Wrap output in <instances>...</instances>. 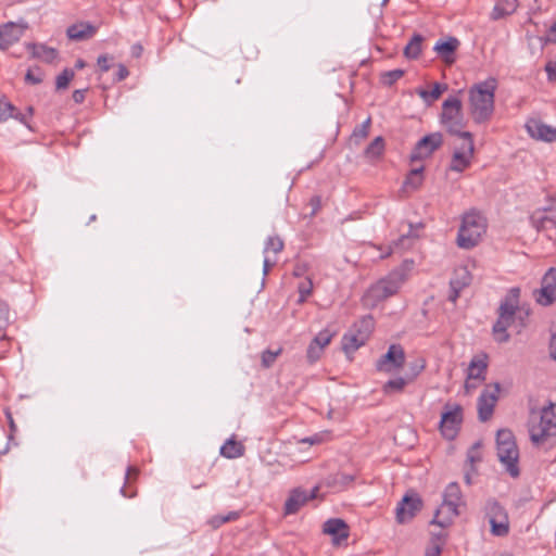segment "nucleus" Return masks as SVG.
<instances>
[{
    "mask_svg": "<svg viewBox=\"0 0 556 556\" xmlns=\"http://www.w3.org/2000/svg\"><path fill=\"white\" fill-rule=\"evenodd\" d=\"M497 87L495 78L490 77L476 84L469 91L470 111L475 122L482 123L490 118L494 110V93Z\"/></svg>",
    "mask_w": 556,
    "mask_h": 556,
    "instance_id": "obj_1",
    "label": "nucleus"
},
{
    "mask_svg": "<svg viewBox=\"0 0 556 556\" xmlns=\"http://www.w3.org/2000/svg\"><path fill=\"white\" fill-rule=\"evenodd\" d=\"M555 405L549 403L540 413H532L529 425L530 439L533 444L551 446L556 438Z\"/></svg>",
    "mask_w": 556,
    "mask_h": 556,
    "instance_id": "obj_2",
    "label": "nucleus"
},
{
    "mask_svg": "<svg viewBox=\"0 0 556 556\" xmlns=\"http://www.w3.org/2000/svg\"><path fill=\"white\" fill-rule=\"evenodd\" d=\"M520 289L518 287L510 288L502 300L498 307V318L493 325L494 339L498 343L509 340L507 329L511 326L515 315L519 308Z\"/></svg>",
    "mask_w": 556,
    "mask_h": 556,
    "instance_id": "obj_3",
    "label": "nucleus"
},
{
    "mask_svg": "<svg viewBox=\"0 0 556 556\" xmlns=\"http://www.w3.org/2000/svg\"><path fill=\"white\" fill-rule=\"evenodd\" d=\"M405 279L406 277L402 269L391 271L366 291L363 296L364 304L368 307H375L381 301L394 295L401 289Z\"/></svg>",
    "mask_w": 556,
    "mask_h": 556,
    "instance_id": "obj_4",
    "label": "nucleus"
},
{
    "mask_svg": "<svg viewBox=\"0 0 556 556\" xmlns=\"http://www.w3.org/2000/svg\"><path fill=\"white\" fill-rule=\"evenodd\" d=\"M486 230L485 217L477 212L470 211L463 216L462 225L457 233V244L463 249L476 247Z\"/></svg>",
    "mask_w": 556,
    "mask_h": 556,
    "instance_id": "obj_5",
    "label": "nucleus"
},
{
    "mask_svg": "<svg viewBox=\"0 0 556 556\" xmlns=\"http://www.w3.org/2000/svg\"><path fill=\"white\" fill-rule=\"evenodd\" d=\"M496 451L497 457L501 464L505 467V470L513 478H518L520 469L518 466L519 462V450L517 447L515 437L508 429H501L496 433Z\"/></svg>",
    "mask_w": 556,
    "mask_h": 556,
    "instance_id": "obj_6",
    "label": "nucleus"
},
{
    "mask_svg": "<svg viewBox=\"0 0 556 556\" xmlns=\"http://www.w3.org/2000/svg\"><path fill=\"white\" fill-rule=\"evenodd\" d=\"M463 504V495L458 483L451 482L445 488L443 493V503L435 510L431 525H437L440 528L447 527L453 518L459 515L458 507Z\"/></svg>",
    "mask_w": 556,
    "mask_h": 556,
    "instance_id": "obj_7",
    "label": "nucleus"
},
{
    "mask_svg": "<svg viewBox=\"0 0 556 556\" xmlns=\"http://www.w3.org/2000/svg\"><path fill=\"white\" fill-rule=\"evenodd\" d=\"M464 116L462 101L457 97L447 98L442 104L441 123L446 130L455 136L462 137L464 132Z\"/></svg>",
    "mask_w": 556,
    "mask_h": 556,
    "instance_id": "obj_8",
    "label": "nucleus"
},
{
    "mask_svg": "<svg viewBox=\"0 0 556 556\" xmlns=\"http://www.w3.org/2000/svg\"><path fill=\"white\" fill-rule=\"evenodd\" d=\"M484 515L489 519L491 533L505 536L509 532V518L505 507L495 498H489L484 504Z\"/></svg>",
    "mask_w": 556,
    "mask_h": 556,
    "instance_id": "obj_9",
    "label": "nucleus"
},
{
    "mask_svg": "<svg viewBox=\"0 0 556 556\" xmlns=\"http://www.w3.org/2000/svg\"><path fill=\"white\" fill-rule=\"evenodd\" d=\"M463 422V408L458 404L447 403L444 406L440 420V430L444 438L453 440L460 428Z\"/></svg>",
    "mask_w": 556,
    "mask_h": 556,
    "instance_id": "obj_10",
    "label": "nucleus"
},
{
    "mask_svg": "<svg viewBox=\"0 0 556 556\" xmlns=\"http://www.w3.org/2000/svg\"><path fill=\"white\" fill-rule=\"evenodd\" d=\"M459 138L463 139V143L455 149L450 164V169L457 173L469 167L475 151L471 132H463Z\"/></svg>",
    "mask_w": 556,
    "mask_h": 556,
    "instance_id": "obj_11",
    "label": "nucleus"
},
{
    "mask_svg": "<svg viewBox=\"0 0 556 556\" xmlns=\"http://www.w3.org/2000/svg\"><path fill=\"white\" fill-rule=\"evenodd\" d=\"M501 391V384L495 382L492 386H488L478 397L477 408H478V417L482 422L488 421L494 412V407L498 400V394Z\"/></svg>",
    "mask_w": 556,
    "mask_h": 556,
    "instance_id": "obj_12",
    "label": "nucleus"
},
{
    "mask_svg": "<svg viewBox=\"0 0 556 556\" xmlns=\"http://www.w3.org/2000/svg\"><path fill=\"white\" fill-rule=\"evenodd\" d=\"M405 352L400 344H391L386 354L376 363V369L382 372H392L403 367Z\"/></svg>",
    "mask_w": 556,
    "mask_h": 556,
    "instance_id": "obj_13",
    "label": "nucleus"
},
{
    "mask_svg": "<svg viewBox=\"0 0 556 556\" xmlns=\"http://www.w3.org/2000/svg\"><path fill=\"white\" fill-rule=\"evenodd\" d=\"M443 143L441 132H432L417 141L410 154V161H421L429 157Z\"/></svg>",
    "mask_w": 556,
    "mask_h": 556,
    "instance_id": "obj_14",
    "label": "nucleus"
},
{
    "mask_svg": "<svg viewBox=\"0 0 556 556\" xmlns=\"http://www.w3.org/2000/svg\"><path fill=\"white\" fill-rule=\"evenodd\" d=\"M535 301L543 306L556 301V268L551 267L543 276L541 288L535 291Z\"/></svg>",
    "mask_w": 556,
    "mask_h": 556,
    "instance_id": "obj_15",
    "label": "nucleus"
},
{
    "mask_svg": "<svg viewBox=\"0 0 556 556\" xmlns=\"http://www.w3.org/2000/svg\"><path fill=\"white\" fill-rule=\"evenodd\" d=\"M421 507L422 502L417 494H406L395 508L396 521L399 523L410 521Z\"/></svg>",
    "mask_w": 556,
    "mask_h": 556,
    "instance_id": "obj_16",
    "label": "nucleus"
},
{
    "mask_svg": "<svg viewBox=\"0 0 556 556\" xmlns=\"http://www.w3.org/2000/svg\"><path fill=\"white\" fill-rule=\"evenodd\" d=\"M422 228V224H408V231L406 233L401 235V237L393 241L392 244L388 245L386 250L379 255L380 258H384L391 255L394 251H407L413 248L415 242L418 240L419 235L416 232L417 229Z\"/></svg>",
    "mask_w": 556,
    "mask_h": 556,
    "instance_id": "obj_17",
    "label": "nucleus"
},
{
    "mask_svg": "<svg viewBox=\"0 0 556 556\" xmlns=\"http://www.w3.org/2000/svg\"><path fill=\"white\" fill-rule=\"evenodd\" d=\"M26 29L25 23L8 22L0 25V50H7L17 42Z\"/></svg>",
    "mask_w": 556,
    "mask_h": 556,
    "instance_id": "obj_18",
    "label": "nucleus"
},
{
    "mask_svg": "<svg viewBox=\"0 0 556 556\" xmlns=\"http://www.w3.org/2000/svg\"><path fill=\"white\" fill-rule=\"evenodd\" d=\"M317 492V486L312 489L309 492L302 489L292 490L285 503V515H293L298 513L308 501L316 497Z\"/></svg>",
    "mask_w": 556,
    "mask_h": 556,
    "instance_id": "obj_19",
    "label": "nucleus"
},
{
    "mask_svg": "<svg viewBox=\"0 0 556 556\" xmlns=\"http://www.w3.org/2000/svg\"><path fill=\"white\" fill-rule=\"evenodd\" d=\"M529 136L535 140L545 142L556 141V128L536 118H530L525 125Z\"/></svg>",
    "mask_w": 556,
    "mask_h": 556,
    "instance_id": "obj_20",
    "label": "nucleus"
},
{
    "mask_svg": "<svg viewBox=\"0 0 556 556\" xmlns=\"http://www.w3.org/2000/svg\"><path fill=\"white\" fill-rule=\"evenodd\" d=\"M530 219L538 229L556 228V200L549 206L534 211Z\"/></svg>",
    "mask_w": 556,
    "mask_h": 556,
    "instance_id": "obj_21",
    "label": "nucleus"
},
{
    "mask_svg": "<svg viewBox=\"0 0 556 556\" xmlns=\"http://www.w3.org/2000/svg\"><path fill=\"white\" fill-rule=\"evenodd\" d=\"M323 531L332 536L333 544H341L350 535L349 526L340 518H332L324 523Z\"/></svg>",
    "mask_w": 556,
    "mask_h": 556,
    "instance_id": "obj_22",
    "label": "nucleus"
},
{
    "mask_svg": "<svg viewBox=\"0 0 556 556\" xmlns=\"http://www.w3.org/2000/svg\"><path fill=\"white\" fill-rule=\"evenodd\" d=\"M97 28L90 23L80 22L67 27L66 35L71 40L81 41L94 36Z\"/></svg>",
    "mask_w": 556,
    "mask_h": 556,
    "instance_id": "obj_23",
    "label": "nucleus"
},
{
    "mask_svg": "<svg viewBox=\"0 0 556 556\" xmlns=\"http://www.w3.org/2000/svg\"><path fill=\"white\" fill-rule=\"evenodd\" d=\"M486 358L485 354L472 357L467 369V377L477 379L478 382H484L488 369Z\"/></svg>",
    "mask_w": 556,
    "mask_h": 556,
    "instance_id": "obj_24",
    "label": "nucleus"
},
{
    "mask_svg": "<svg viewBox=\"0 0 556 556\" xmlns=\"http://www.w3.org/2000/svg\"><path fill=\"white\" fill-rule=\"evenodd\" d=\"M459 41L455 37H450L446 40H439L435 42L433 50L441 59L450 63L454 61V52L458 48Z\"/></svg>",
    "mask_w": 556,
    "mask_h": 556,
    "instance_id": "obj_25",
    "label": "nucleus"
},
{
    "mask_svg": "<svg viewBox=\"0 0 556 556\" xmlns=\"http://www.w3.org/2000/svg\"><path fill=\"white\" fill-rule=\"evenodd\" d=\"M366 340V332H362L361 329H357L356 332L351 331L343 336L342 348L346 354L353 353L364 345Z\"/></svg>",
    "mask_w": 556,
    "mask_h": 556,
    "instance_id": "obj_26",
    "label": "nucleus"
},
{
    "mask_svg": "<svg viewBox=\"0 0 556 556\" xmlns=\"http://www.w3.org/2000/svg\"><path fill=\"white\" fill-rule=\"evenodd\" d=\"M27 49L34 58L41 59L47 63L53 62L58 55V51L54 48L45 45L28 43Z\"/></svg>",
    "mask_w": 556,
    "mask_h": 556,
    "instance_id": "obj_27",
    "label": "nucleus"
},
{
    "mask_svg": "<svg viewBox=\"0 0 556 556\" xmlns=\"http://www.w3.org/2000/svg\"><path fill=\"white\" fill-rule=\"evenodd\" d=\"M517 0H497L492 10L491 17L493 20L503 18L504 16L514 13L517 9Z\"/></svg>",
    "mask_w": 556,
    "mask_h": 556,
    "instance_id": "obj_28",
    "label": "nucleus"
},
{
    "mask_svg": "<svg viewBox=\"0 0 556 556\" xmlns=\"http://www.w3.org/2000/svg\"><path fill=\"white\" fill-rule=\"evenodd\" d=\"M422 41L424 37L420 34H414L404 48V55L407 59H417L421 53Z\"/></svg>",
    "mask_w": 556,
    "mask_h": 556,
    "instance_id": "obj_29",
    "label": "nucleus"
},
{
    "mask_svg": "<svg viewBox=\"0 0 556 556\" xmlns=\"http://www.w3.org/2000/svg\"><path fill=\"white\" fill-rule=\"evenodd\" d=\"M244 453V446L235 440H227L220 447V454L227 458H237Z\"/></svg>",
    "mask_w": 556,
    "mask_h": 556,
    "instance_id": "obj_30",
    "label": "nucleus"
},
{
    "mask_svg": "<svg viewBox=\"0 0 556 556\" xmlns=\"http://www.w3.org/2000/svg\"><path fill=\"white\" fill-rule=\"evenodd\" d=\"M384 151V141L382 137H376L365 149V156L369 160L378 159Z\"/></svg>",
    "mask_w": 556,
    "mask_h": 556,
    "instance_id": "obj_31",
    "label": "nucleus"
},
{
    "mask_svg": "<svg viewBox=\"0 0 556 556\" xmlns=\"http://www.w3.org/2000/svg\"><path fill=\"white\" fill-rule=\"evenodd\" d=\"M283 241L279 236H269L264 243L263 253L264 255H268L270 252L278 254L283 250Z\"/></svg>",
    "mask_w": 556,
    "mask_h": 556,
    "instance_id": "obj_32",
    "label": "nucleus"
},
{
    "mask_svg": "<svg viewBox=\"0 0 556 556\" xmlns=\"http://www.w3.org/2000/svg\"><path fill=\"white\" fill-rule=\"evenodd\" d=\"M406 377H397L389 380L383 386V392L386 394L402 392L407 383H409Z\"/></svg>",
    "mask_w": 556,
    "mask_h": 556,
    "instance_id": "obj_33",
    "label": "nucleus"
},
{
    "mask_svg": "<svg viewBox=\"0 0 556 556\" xmlns=\"http://www.w3.org/2000/svg\"><path fill=\"white\" fill-rule=\"evenodd\" d=\"M422 166L412 169L404 181V186L414 190L417 189L422 184Z\"/></svg>",
    "mask_w": 556,
    "mask_h": 556,
    "instance_id": "obj_34",
    "label": "nucleus"
},
{
    "mask_svg": "<svg viewBox=\"0 0 556 556\" xmlns=\"http://www.w3.org/2000/svg\"><path fill=\"white\" fill-rule=\"evenodd\" d=\"M354 481V476L345 472H339L334 475L329 484L338 490L344 489Z\"/></svg>",
    "mask_w": 556,
    "mask_h": 556,
    "instance_id": "obj_35",
    "label": "nucleus"
},
{
    "mask_svg": "<svg viewBox=\"0 0 556 556\" xmlns=\"http://www.w3.org/2000/svg\"><path fill=\"white\" fill-rule=\"evenodd\" d=\"M299 291V300L298 303L302 304L306 301V299L312 294L313 292V281L311 278H306L305 280L301 281L298 286Z\"/></svg>",
    "mask_w": 556,
    "mask_h": 556,
    "instance_id": "obj_36",
    "label": "nucleus"
},
{
    "mask_svg": "<svg viewBox=\"0 0 556 556\" xmlns=\"http://www.w3.org/2000/svg\"><path fill=\"white\" fill-rule=\"evenodd\" d=\"M447 89V86L446 85H441L439 83H435L433 85V88L431 89V91H427V90H420L419 91V96L425 100V101H428V99H431V100H437L440 98V96L442 94L443 91H445Z\"/></svg>",
    "mask_w": 556,
    "mask_h": 556,
    "instance_id": "obj_37",
    "label": "nucleus"
},
{
    "mask_svg": "<svg viewBox=\"0 0 556 556\" xmlns=\"http://www.w3.org/2000/svg\"><path fill=\"white\" fill-rule=\"evenodd\" d=\"M403 75H404V71L400 70V68L388 71V72L382 73L381 81L383 85L390 87L393 84H395L400 78H402Z\"/></svg>",
    "mask_w": 556,
    "mask_h": 556,
    "instance_id": "obj_38",
    "label": "nucleus"
},
{
    "mask_svg": "<svg viewBox=\"0 0 556 556\" xmlns=\"http://www.w3.org/2000/svg\"><path fill=\"white\" fill-rule=\"evenodd\" d=\"M426 367V361L424 358H418L416 359L415 362H412L409 364V372L406 374V378L408 379V381H414L415 378L421 374V371L425 369Z\"/></svg>",
    "mask_w": 556,
    "mask_h": 556,
    "instance_id": "obj_39",
    "label": "nucleus"
},
{
    "mask_svg": "<svg viewBox=\"0 0 556 556\" xmlns=\"http://www.w3.org/2000/svg\"><path fill=\"white\" fill-rule=\"evenodd\" d=\"M239 518V513L237 511H230L228 513L227 515H216L214 516L211 520H210V523L214 527V528H218L220 527L222 525L226 523V522H229V521H232V520H236Z\"/></svg>",
    "mask_w": 556,
    "mask_h": 556,
    "instance_id": "obj_40",
    "label": "nucleus"
},
{
    "mask_svg": "<svg viewBox=\"0 0 556 556\" xmlns=\"http://www.w3.org/2000/svg\"><path fill=\"white\" fill-rule=\"evenodd\" d=\"M332 337L333 332H331L329 329H324L315 336L312 342H314L321 350H324V348L330 343Z\"/></svg>",
    "mask_w": 556,
    "mask_h": 556,
    "instance_id": "obj_41",
    "label": "nucleus"
},
{
    "mask_svg": "<svg viewBox=\"0 0 556 556\" xmlns=\"http://www.w3.org/2000/svg\"><path fill=\"white\" fill-rule=\"evenodd\" d=\"M74 77V71L65 68L60 75H58L55 85L58 89H64L68 86L70 81Z\"/></svg>",
    "mask_w": 556,
    "mask_h": 556,
    "instance_id": "obj_42",
    "label": "nucleus"
},
{
    "mask_svg": "<svg viewBox=\"0 0 556 556\" xmlns=\"http://www.w3.org/2000/svg\"><path fill=\"white\" fill-rule=\"evenodd\" d=\"M281 349H278L276 351L265 350L262 353V365L265 368H269L276 362V358L281 354Z\"/></svg>",
    "mask_w": 556,
    "mask_h": 556,
    "instance_id": "obj_43",
    "label": "nucleus"
},
{
    "mask_svg": "<svg viewBox=\"0 0 556 556\" xmlns=\"http://www.w3.org/2000/svg\"><path fill=\"white\" fill-rule=\"evenodd\" d=\"M15 111L16 109L12 103L0 101V123L5 122L10 117L14 116Z\"/></svg>",
    "mask_w": 556,
    "mask_h": 556,
    "instance_id": "obj_44",
    "label": "nucleus"
},
{
    "mask_svg": "<svg viewBox=\"0 0 556 556\" xmlns=\"http://www.w3.org/2000/svg\"><path fill=\"white\" fill-rule=\"evenodd\" d=\"M355 327L361 329L362 332H366V338L368 339V336L374 328V318L371 316H365L355 325Z\"/></svg>",
    "mask_w": 556,
    "mask_h": 556,
    "instance_id": "obj_45",
    "label": "nucleus"
},
{
    "mask_svg": "<svg viewBox=\"0 0 556 556\" xmlns=\"http://www.w3.org/2000/svg\"><path fill=\"white\" fill-rule=\"evenodd\" d=\"M25 81L31 85H38L42 81V72L40 68L28 70L25 75Z\"/></svg>",
    "mask_w": 556,
    "mask_h": 556,
    "instance_id": "obj_46",
    "label": "nucleus"
},
{
    "mask_svg": "<svg viewBox=\"0 0 556 556\" xmlns=\"http://www.w3.org/2000/svg\"><path fill=\"white\" fill-rule=\"evenodd\" d=\"M321 353H323V350L318 345H316L314 342L309 343L306 354H307V358L311 363H314L317 359H319Z\"/></svg>",
    "mask_w": 556,
    "mask_h": 556,
    "instance_id": "obj_47",
    "label": "nucleus"
},
{
    "mask_svg": "<svg viewBox=\"0 0 556 556\" xmlns=\"http://www.w3.org/2000/svg\"><path fill=\"white\" fill-rule=\"evenodd\" d=\"M370 126V118H367L365 122H363L358 127H356L353 131V136L359 139H364L368 135Z\"/></svg>",
    "mask_w": 556,
    "mask_h": 556,
    "instance_id": "obj_48",
    "label": "nucleus"
},
{
    "mask_svg": "<svg viewBox=\"0 0 556 556\" xmlns=\"http://www.w3.org/2000/svg\"><path fill=\"white\" fill-rule=\"evenodd\" d=\"M9 306L0 302V331L4 329L9 324Z\"/></svg>",
    "mask_w": 556,
    "mask_h": 556,
    "instance_id": "obj_49",
    "label": "nucleus"
},
{
    "mask_svg": "<svg viewBox=\"0 0 556 556\" xmlns=\"http://www.w3.org/2000/svg\"><path fill=\"white\" fill-rule=\"evenodd\" d=\"M451 293L448 295V300L453 303L456 302V300L458 299L459 296V292L462 290V288H459V280L458 279H452L451 282Z\"/></svg>",
    "mask_w": 556,
    "mask_h": 556,
    "instance_id": "obj_50",
    "label": "nucleus"
},
{
    "mask_svg": "<svg viewBox=\"0 0 556 556\" xmlns=\"http://www.w3.org/2000/svg\"><path fill=\"white\" fill-rule=\"evenodd\" d=\"M113 58L108 56L106 54H102L98 58L97 64L102 73L108 72L111 68V61Z\"/></svg>",
    "mask_w": 556,
    "mask_h": 556,
    "instance_id": "obj_51",
    "label": "nucleus"
},
{
    "mask_svg": "<svg viewBox=\"0 0 556 556\" xmlns=\"http://www.w3.org/2000/svg\"><path fill=\"white\" fill-rule=\"evenodd\" d=\"M454 279L459 280L458 287L463 289L464 287H466L470 283L471 277H470L469 273L465 268H463L459 271H457V277H455Z\"/></svg>",
    "mask_w": 556,
    "mask_h": 556,
    "instance_id": "obj_52",
    "label": "nucleus"
},
{
    "mask_svg": "<svg viewBox=\"0 0 556 556\" xmlns=\"http://www.w3.org/2000/svg\"><path fill=\"white\" fill-rule=\"evenodd\" d=\"M482 382H478L477 379H470L468 377H466V381H465V392L467 394H470L471 392H473Z\"/></svg>",
    "mask_w": 556,
    "mask_h": 556,
    "instance_id": "obj_53",
    "label": "nucleus"
},
{
    "mask_svg": "<svg viewBox=\"0 0 556 556\" xmlns=\"http://www.w3.org/2000/svg\"><path fill=\"white\" fill-rule=\"evenodd\" d=\"M309 205L312 206V213L311 215H315L321 207V199L319 195H314L309 200Z\"/></svg>",
    "mask_w": 556,
    "mask_h": 556,
    "instance_id": "obj_54",
    "label": "nucleus"
},
{
    "mask_svg": "<svg viewBox=\"0 0 556 556\" xmlns=\"http://www.w3.org/2000/svg\"><path fill=\"white\" fill-rule=\"evenodd\" d=\"M129 75V71L127 70V67L123 64H118L117 66V73H116V80L117 81H122L124 79H126Z\"/></svg>",
    "mask_w": 556,
    "mask_h": 556,
    "instance_id": "obj_55",
    "label": "nucleus"
},
{
    "mask_svg": "<svg viewBox=\"0 0 556 556\" xmlns=\"http://www.w3.org/2000/svg\"><path fill=\"white\" fill-rule=\"evenodd\" d=\"M545 71L547 73V76H548L549 80H555L556 79V62H548L545 65Z\"/></svg>",
    "mask_w": 556,
    "mask_h": 556,
    "instance_id": "obj_56",
    "label": "nucleus"
},
{
    "mask_svg": "<svg viewBox=\"0 0 556 556\" xmlns=\"http://www.w3.org/2000/svg\"><path fill=\"white\" fill-rule=\"evenodd\" d=\"M276 260L270 261L268 255H264V263H263V275L267 276L270 268L275 265Z\"/></svg>",
    "mask_w": 556,
    "mask_h": 556,
    "instance_id": "obj_57",
    "label": "nucleus"
},
{
    "mask_svg": "<svg viewBox=\"0 0 556 556\" xmlns=\"http://www.w3.org/2000/svg\"><path fill=\"white\" fill-rule=\"evenodd\" d=\"M442 547L439 543L431 544L429 548L426 551V556H440Z\"/></svg>",
    "mask_w": 556,
    "mask_h": 556,
    "instance_id": "obj_58",
    "label": "nucleus"
},
{
    "mask_svg": "<svg viewBox=\"0 0 556 556\" xmlns=\"http://www.w3.org/2000/svg\"><path fill=\"white\" fill-rule=\"evenodd\" d=\"M549 356H551V358L556 361V333H553L551 336V340H549Z\"/></svg>",
    "mask_w": 556,
    "mask_h": 556,
    "instance_id": "obj_59",
    "label": "nucleus"
},
{
    "mask_svg": "<svg viewBox=\"0 0 556 556\" xmlns=\"http://www.w3.org/2000/svg\"><path fill=\"white\" fill-rule=\"evenodd\" d=\"M85 91L84 89H77L73 92V100L75 103H83L85 100Z\"/></svg>",
    "mask_w": 556,
    "mask_h": 556,
    "instance_id": "obj_60",
    "label": "nucleus"
},
{
    "mask_svg": "<svg viewBox=\"0 0 556 556\" xmlns=\"http://www.w3.org/2000/svg\"><path fill=\"white\" fill-rule=\"evenodd\" d=\"M302 443H308L311 445L321 442V435L315 434L313 437L304 438L301 440Z\"/></svg>",
    "mask_w": 556,
    "mask_h": 556,
    "instance_id": "obj_61",
    "label": "nucleus"
},
{
    "mask_svg": "<svg viewBox=\"0 0 556 556\" xmlns=\"http://www.w3.org/2000/svg\"><path fill=\"white\" fill-rule=\"evenodd\" d=\"M443 540H444V533L441 530L439 533H432L431 544L434 545V543H439L440 546L442 547Z\"/></svg>",
    "mask_w": 556,
    "mask_h": 556,
    "instance_id": "obj_62",
    "label": "nucleus"
},
{
    "mask_svg": "<svg viewBox=\"0 0 556 556\" xmlns=\"http://www.w3.org/2000/svg\"><path fill=\"white\" fill-rule=\"evenodd\" d=\"M137 475H138V470H137V468L131 467V466L127 468V471H126V479H130V477H131V476H135V477H136Z\"/></svg>",
    "mask_w": 556,
    "mask_h": 556,
    "instance_id": "obj_63",
    "label": "nucleus"
},
{
    "mask_svg": "<svg viewBox=\"0 0 556 556\" xmlns=\"http://www.w3.org/2000/svg\"><path fill=\"white\" fill-rule=\"evenodd\" d=\"M549 36L552 40L556 41V22L549 28Z\"/></svg>",
    "mask_w": 556,
    "mask_h": 556,
    "instance_id": "obj_64",
    "label": "nucleus"
}]
</instances>
